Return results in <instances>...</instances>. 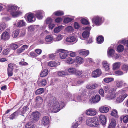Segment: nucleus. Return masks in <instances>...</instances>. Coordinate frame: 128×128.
<instances>
[{
  "label": "nucleus",
  "instance_id": "obj_13",
  "mask_svg": "<svg viewBox=\"0 0 128 128\" xmlns=\"http://www.w3.org/2000/svg\"><path fill=\"white\" fill-rule=\"evenodd\" d=\"M100 121L103 126L104 125L106 122V120L105 116L102 115L99 117Z\"/></svg>",
  "mask_w": 128,
  "mask_h": 128
},
{
  "label": "nucleus",
  "instance_id": "obj_32",
  "mask_svg": "<svg viewBox=\"0 0 128 128\" xmlns=\"http://www.w3.org/2000/svg\"><path fill=\"white\" fill-rule=\"evenodd\" d=\"M6 27V24L4 22L0 24V32L2 31Z\"/></svg>",
  "mask_w": 128,
  "mask_h": 128
},
{
  "label": "nucleus",
  "instance_id": "obj_54",
  "mask_svg": "<svg viewBox=\"0 0 128 128\" xmlns=\"http://www.w3.org/2000/svg\"><path fill=\"white\" fill-rule=\"evenodd\" d=\"M11 47L12 49L16 50L18 48V46L16 44H13L11 45Z\"/></svg>",
  "mask_w": 128,
  "mask_h": 128
},
{
  "label": "nucleus",
  "instance_id": "obj_60",
  "mask_svg": "<svg viewBox=\"0 0 128 128\" xmlns=\"http://www.w3.org/2000/svg\"><path fill=\"white\" fill-rule=\"evenodd\" d=\"M19 32H12V36L14 38H16L18 36Z\"/></svg>",
  "mask_w": 128,
  "mask_h": 128
},
{
  "label": "nucleus",
  "instance_id": "obj_37",
  "mask_svg": "<svg viewBox=\"0 0 128 128\" xmlns=\"http://www.w3.org/2000/svg\"><path fill=\"white\" fill-rule=\"evenodd\" d=\"M25 127L26 128H34L35 126L34 125L28 122L26 124Z\"/></svg>",
  "mask_w": 128,
  "mask_h": 128
},
{
  "label": "nucleus",
  "instance_id": "obj_8",
  "mask_svg": "<svg viewBox=\"0 0 128 128\" xmlns=\"http://www.w3.org/2000/svg\"><path fill=\"white\" fill-rule=\"evenodd\" d=\"M102 74V72L101 70L98 69L92 72V77L96 78L100 76Z\"/></svg>",
  "mask_w": 128,
  "mask_h": 128
},
{
  "label": "nucleus",
  "instance_id": "obj_49",
  "mask_svg": "<svg viewBox=\"0 0 128 128\" xmlns=\"http://www.w3.org/2000/svg\"><path fill=\"white\" fill-rule=\"evenodd\" d=\"M122 69L124 71H125L126 72L128 70V65H124L122 67Z\"/></svg>",
  "mask_w": 128,
  "mask_h": 128
},
{
  "label": "nucleus",
  "instance_id": "obj_24",
  "mask_svg": "<svg viewBox=\"0 0 128 128\" xmlns=\"http://www.w3.org/2000/svg\"><path fill=\"white\" fill-rule=\"evenodd\" d=\"M18 114L19 112L18 111H16L15 112L10 116V119L11 120L15 119L17 117Z\"/></svg>",
  "mask_w": 128,
  "mask_h": 128
},
{
  "label": "nucleus",
  "instance_id": "obj_46",
  "mask_svg": "<svg viewBox=\"0 0 128 128\" xmlns=\"http://www.w3.org/2000/svg\"><path fill=\"white\" fill-rule=\"evenodd\" d=\"M28 31L29 32H32L34 31L35 28L33 26H30L28 28Z\"/></svg>",
  "mask_w": 128,
  "mask_h": 128
},
{
  "label": "nucleus",
  "instance_id": "obj_21",
  "mask_svg": "<svg viewBox=\"0 0 128 128\" xmlns=\"http://www.w3.org/2000/svg\"><path fill=\"white\" fill-rule=\"evenodd\" d=\"M92 120H94L93 122H92V127L95 126L96 127L98 126L99 124L98 121V119L96 118H92Z\"/></svg>",
  "mask_w": 128,
  "mask_h": 128
},
{
  "label": "nucleus",
  "instance_id": "obj_19",
  "mask_svg": "<svg viewBox=\"0 0 128 128\" xmlns=\"http://www.w3.org/2000/svg\"><path fill=\"white\" fill-rule=\"evenodd\" d=\"M116 121L115 119L111 120V122L109 125L108 128H115L116 126Z\"/></svg>",
  "mask_w": 128,
  "mask_h": 128
},
{
  "label": "nucleus",
  "instance_id": "obj_41",
  "mask_svg": "<svg viewBox=\"0 0 128 128\" xmlns=\"http://www.w3.org/2000/svg\"><path fill=\"white\" fill-rule=\"evenodd\" d=\"M63 28V26H60L55 28L54 30V32H60L62 30Z\"/></svg>",
  "mask_w": 128,
  "mask_h": 128
},
{
  "label": "nucleus",
  "instance_id": "obj_29",
  "mask_svg": "<svg viewBox=\"0 0 128 128\" xmlns=\"http://www.w3.org/2000/svg\"><path fill=\"white\" fill-rule=\"evenodd\" d=\"M48 66L52 67H56L57 66V63L54 61L50 62L48 64Z\"/></svg>",
  "mask_w": 128,
  "mask_h": 128
},
{
  "label": "nucleus",
  "instance_id": "obj_16",
  "mask_svg": "<svg viewBox=\"0 0 128 128\" xmlns=\"http://www.w3.org/2000/svg\"><path fill=\"white\" fill-rule=\"evenodd\" d=\"M99 110L101 112L103 113H106L108 112L109 110V108L108 107L104 106L100 107Z\"/></svg>",
  "mask_w": 128,
  "mask_h": 128
},
{
  "label": "nucleus",
  "instance_id": "obj_5",
  "mask_svg": "<svg viewBox=\"0 0 128 128\" xmlns=\"http://www.w3.org/2000/svg\"><path fill=\"white\" fill-rule=\"evenodd\" d=\"M50 123L49 117L47 116H44L42 118L41 121L42 124L44 126H47Z\"/></svg>",
  "mask_w": 128,
  "mask_h": 128
},
{
  "label": "nucleus",
  "instance_id": "obj_63",
  "mask_svg": "<svg viewBox=\"0 0 128 128\" xmlns=\"http://www.w3.org/2000/svg\"><path fill=\"white\" fill-rule=\"evenodd\" d=\"M41 86H42L46 85L47 84L46 81L45 80H43L42 81L40 82Z\"/></svg>",
  "mask_w": 128,
  "mask_h": 128
},
{
  "label": "nucleus",
  "instance_id": "obj_2",
  "mask_svg": "<svg viewBox=\"0 0 128 128\" xmlns=\"http://www.w3.org/2000/svg\"><path fill=\"white\" fill-rule=\"evenodd\" d=\"M104 18L102 17L97 16L94 17L92 19V22L97 26L101 25L104 22Z\"/></svg>",
  "mask_w": 128,
  "mask_h": 128
},
{
  "label": "nucleus",
  "instance_id": "obj_55",
  "mask_svg": "<svg viewBox=\"0 0 128 128\" xmlns=\"http://www.w3.org/2000/svg\"><path fill=\"white\" fill-rule=\"evenodd\" d=\"M66 98L69 100L72 99V94L70 93L66 94Z\"/></svg>",
  "mask_w": 128,
  "mask_h": 128
},
{
  "label": "nucleus",
  "instance_id": "obj_36",
  "mask_svg": "<svg viewBox=\"0 0 128 128\" xmlns=\"http://www.w3.org/2000/svg\"><path fill=\"white\" fill-rule=\"evenodd\" d=\"M117 50L118 52H120L123 51L124 50V47L122 45H119L117 48Z\"/></svg>",
  "mask_w": 128,
  "mask_h": 128
},
{
  "label": "nucleus",
  "instance_id": "obj_1",
  "mask_svg": "<svg viewBox=\"0 0 128 128\" xmlns=\"http://www.w3.org/2000/svg\"><path fill=\"white\" fill-rule=\"evenodd\" d=\"M49 109L50 112L53 113H55L58 112L60 109H62L64 106V103H60L56 102V98L52 97L50 99L48 102Z\"/></svg>",
  "mask_w": 128,
  "mask_h": 128
},
{
  "label": "nucleus",
  "instance_id": "obj_17",
  "mask_svg": "<svg viewBox=\"0 0 128 128\" xmlns=\"http://www.w3.org/2000/svg\"><path fill=\"white\" fill-rule=\"evenodd\" d=\"M76 40V38L74 36H69L67 37L66 40V42L72 43L74 42Z\"/></svg>",
  "mask_w": 128,
  "mask_h": 128
},
{
  "label": "nucleus",
  "instance_id": "obj_23",
  "mask_svg": "<svg viewBox=\"0 0 128 128\" xmlns=\"http://www.w3.org/2000/svg\"><path fill=\"white\" fill-rule=\"evenodd\" d=\"M48 73V71L47 69H45L42 71L40 76L41 77H44L47 76Z\"/></svg>",
  "mask_w": 128,
  "mask_h": 128
},
{
  "label": "nucleus",
  "instance_id": "obj_12",
  "mask_svg": "<svg viewBox=\"0 0 128 128\" xmlns=\"http://www.w3.org/2000/svg\"><path fill=\"white\" fill-rule=\"evenodd\" d=\"M96 114V111L93 110L92 109H90L87 110L86 112V114L88 116H94Z\"/></svg>",
  "mask_w": 128,
  "mask_h": 128
},
{
  "label": "nucleus",
  "instance_id": "obj_38",
  "mask_svg": "<svg viewBox=\"0 0 128 128\" xmlns=\"http://www.w3.org/2000/svg\"><path fill=\"white\" fill-rule=\"evenodd\" d=\"M90 32H83L82 35L83 38H87L90 36Z\"/></svg>",
  "mask_w": 128,
  "mask_h": 128
},
{
  "label": "nucleus",
  "instance_id": "obj_42",
  "mask_svg": "<svg viewBox=\"0 0 128 128\" xmlns=\"http://www.w3.org/2000/svg\"><path fill=\"white\" fill-rule=\"evenodd\" d=\"M74 30L73 28L71 26H68L66 28V31L68 32L73 31Z\"/></svg>",
  "mask_w": 128,
  "mask_h": 128
},
{
  "label": "nucleus",
  "instance_id": "obj_11",
  "mask_svg": "<svg viewBox=\"0 0 128 128\" xmlns=\"http://www.w3.org/2000/svg\"><path fill=\"white\" fill-rule=\"evenodd\" d=\"M100 99V96L99 95H96V96L92 98L90 100L91 102L93 103H95L98 102Z\"/></svg>",
  "mask_w": 128,
  "mask_h": 128
},
{
  "label": "nucleus",
  "instance_id": "obj_3",
  "mask_svg": "<svg viewBox=\"0 0 128 128\" xmlns=\"http://www.w3.org/2000/svg\"><path fill=\"white\" fill-rule=\"evenodd\" d=\"M9 10H10L11 14L14 17H18L20 14V13L16 11L18 8L16 6L10 5L8 7Z\"/></svg>",
  "mask_w": 128,
  "mask_h": 128
},
{
  "label": "nucleus",
  "instance_id": "obj_57",
  "mask_svg": "<svg viewBox=\"0 0 128 128\" xmlns=\"http://www.w3.org/2000/svg\"><path fill=\"white\" fill-rule=\"evenodd\" d=\"M123 84V82L122 81H118L116 82V86L118 88L121 87Z\"/></svg>",
  "mask_w": 128,
  "mask_h": 128
},
{
  "label": "nucleus",
  "instance_id": "obj_27",
  "mask_svg": "<svg viewBox=\"0 0 128 128\" xmlns=\"http://www.w3.org/2000/svg\"><path fill=\"white\" fill-rule=\"evenodd\" d=\"M94 120H92V118H89L87 119L86 121V124L89 126L92 127V122Z\"/></svg>",
  "mask_w": 128,
  "mask_h": 128
},
{
  "label": "nucleus",
  "instance_id": "obj_14",
  "mask_svg": "<svg viewBox=\"0 0 128 128\" xmlns=\"http://www.w3.org/2000/svg\"><path fill=\"white\" fill-rule=\"evenodd\" d=\"M78 52L80 55L84 56H88L89 54V52L88 50L84 49L81 50H79Z\"/></svg>",
  "mask_w": 128,
  "mask_h": 128
},
{
  "label": "nucleus",
  "instance_id": "obj_26",
  "mask_svg": "<svg viewBox=\"0 0 128 128\" xmlns=\"http://www.w3.org/2000/svg\"><path fill=\"white\" fill-rule=\"evenodd\" d=\"M76 62L78 64H82L84 62L83 59L79 56H77L76 58Z\"/></svg>",
  "mask_w": 128,
  "mask_h": 128
},
{
  "label": "nucleus",
  "instance_id": "obj_33",
  "mask_svg": "<svg viewBox=\"0 0 128 128\" xmlns=\"http://www.w3.org/2000/svg\"><path fill=\"white\" fill-rule=\"evenodd\" d=\"M111 115L112 116L116 118H118V111L116 110H114L112 112Z\"/></svg>",
  "mask_w": 128,
  "mask_h": 128
},
{
  "label": "nucleus",
  "instance_id": "obj_43",
  "mask_svg": "<svg viewBox=\"0 0 128 128\" xmlns=\"http://www.w3.org/2000/svg\"><path fill=\"white\" fill-rule=\"evenodd\" d=\"M73 20L71 18L68 17H64V23L67 24L72 20Z\"/></svg>",
  "mask_w": 128,
  "mask_h": 128
},
{
  "label": "nucleus",
  "instance_id": "obj_25",
  "mask_svg": "<svg viewBox=\"0 0 128 128\" xmlns=\"http://www.w3.org/2000/svg\"><path fill=\"white\" fill-rule=\"evenodd\" d=\"M53 40L52 36L50 35H48L46 37V41L47 42L50 43Z\"/></svg>",
  "mask_w": 128,
  "mask_h": 128
},
{
  "label": "nucleus",
  "instance_id": "obj_31",
  "mask_svg": "<svg viewBox=\"0 0 128 128\" xmlns=\"http://www.w3.org/2000/svg\"><path fill=\"white\" fill-rule=\"evenodd\" d=\"M82 118L80 119L75 124H74L72 125V128H77L79 124V122H81L82 121Z\"/></svg>",
  "mask_w": 128,
  "mask_h": 128
},
{
  "label": "nucleus",
  "instance_id": "obj_28",
  "mask_svg": "<svg viewBox=\"0 0 128 128\" xmlns=\"http://www.w3.org/2000/svg\"><path fill=\"white\" fill-rule=\"evenodd\" d=\"M115 52L114 50L113 49H110L108 52V56L111 57L114 55Z\"/></svg>",
  "mask_w": 128,
  "mask_h": 128
},
{
  "label": "nucleus",
  "instance_id": "obj_20",
  "mask_svg": "<svg viewBox=\"0 0 128 128\" xmlns=\"http://www.w3.org/2000/svg\"><path fill=\"white\" fill-rule=\"evenodd\" d=\"M97 84H89L87 85L86 88L88 89L93 90L96 88L98 87Z\"/></svg>",
  "mask_w": 128,
  "mask_h": 128
},
{
  "label": "nucleus",
  "instance_id": "obj_30",
  "mask_svg": "<svg viewBox=\"0 0 128 128\" xmlns=\"http://www.w3.org/2000/svg\"><path fill=\"white\" fill-rule=\"evenodd\" d=\"M66 62L68 64H71L74 62V60L70 58H67Z\"/></svg>",
  "mask_w": 128,
  "mask_h": 128
},
{
  "label": "nucleus",
  "instance_id": "obj_4",
  "mask_svg": "<svg viewBox=\"0 0 128 128\" xmlns=\"http://www.w3.org/2000/svg\"><path fill=\"white\" fill-rule=\"evenodd\" d=\"M40 114L38 112L32 113L31 114L30 120L33 123H35L39 119Z\"/></svg>",
  "mask_w": 128,
  "mask_h": 128
},
{
  "label": "nucleus",
  "instance_id": "obj_64",
  "mask_svg": "<svg viewBox=\"0 0 128 128\" xmlns=\"http://www.w3.org/2000/svg\"><path fill=\"white\" fill-rule=\"evenodd\" d=\"M99 92L100 94L102 97H104V91L103 89H100L99 91Z\"/></svg>",
  "mask_w": 128,
  "mask_h": 128
},
{
  "label": "nucleus",
  "instance_id": "obj_44",
  "mask_svg": "<svg viewBox=\"0 0 128 128\" xmlns=\"http://www.w3.org/2000/svg\"><path fill=\"white\" fill-rule=\"evenodd\" d=\"M14 64L10 63L8 65V67L7 70H14Z\"/></svg>",
  "mask_w": 128,
  "mask_h": 128
},
{
  "label": "nucleus",
  "instance_id": "obj_62",
  "mask_svg": "<svg viewBox=\"0 0 128 128\" xmlns=\"http://www.w3.org/2000/svg\"><path fill=\"white\" fill-rule=\"evenodd\" d=\"M115 74L118 75H122L124 74V73L122 72L120 70L116 71L115 72Z\"/></svg>",
  "mask_w": 128,
  "mask_h": 128
},
{
  "label": "nucleus",
  "instance_id": "obj_7",
  "mask_svg": "<svg viewBox=\"0 0 128 128\" xmlns=\"http://www.w3.org/2000/svg\"><path fill=\"white\" fill-rule=\"evenodd\" d=\"M36 17L39 20H41L43 18V15L44 14V12L42 10H38L35 12Z\"/></svg>",
  "mask_w": 128,
  "mask_h": 128
},
{
  "label": "nucleus",
  "instance_id": "obj_58",
  "mask_svg": "<svg viewBox=\"0 0 128 128\" xmlns=\"http://www.w3.org/2000/svg\"><path fill=\"white\" fill-rule=\"evenodd\" d=\"M56 54H49L48 55V56L49 58L51 59H54L56 56Z\"/></svg>",
  "mask_w": 128,
  "mask_h": 128
},
{
  "label": "nucleus",
  "instance_id": "obj_52",
  "mask_svg": "<svg viewBox=\"0 0 128 128\" xmlns=\"http://www.w3.org/2000/svg\"><path fill=\"white\" fill-rule=\"evenodd\" d=\"M10 51V50L9 49L5 50L3 51V54L5 56L6 55L9 54Z\"/></svg>",
  "mask_w": 128,
  "mask_h": 128
},
{
  "label": "nucleus",
  "instance_id": "obj_6",
  "mask_svg": "<svg viewBox=\"0 0 128 128\" xmlns=\"http://www.w3.org/2000/svg\"><path fill=\"white\" fill-rule=\"evenodd\" d=\"M27 20L30 22H34L36 20V18L34 16V14L31 13H30L26 15Z\"/></svg>",
  "mask_w": 128,
  "mask_h": 128
},
{
  "label": "nucleus",
  "instance_id": "obj_56",
  "mask_svg": "<svg viewBox=\"0 0 128 128\" xmlns=\"http://www.w3.org/2000/svg\"><path fill=\"white\" fill-rule=\"evenodd\" d=\"M62 38V36L59 35L58 36H57L56 37V39L55 40V41H58L61 40Z\"/></svg>",
  "mask_w": 128,
  "mask_h": 128
},
{
  "label": "nucleus",
  "instance_id": "obj_39",
  "mask_svg": "<svg viewBox=\"0 0 128 128\" xmlns=\"http://www.w3.org/2000/svg\"><path fill=\"white\" fill-rule=\"evenodd\" d=\"M75 68H69L68 70V71L70 74H74L76 71Z\"/></svg>",
  "mask_w": 128,
  "mask_h": 128
},
{
  "label": "nucleus",
  "instance_id": "obj_15",
  "mask_svg": "<svg viewBox=\"0 0 128 128\" xmlns=\"http://www.w3.org/2000/svg\"><path fill=\"white\" fill-rule=\"evenodd\" d=\"M97 42L99 44H101L104 41V36L102 35H100L96 39Z\"/></svg>",
  "mask_w": 128,
  "mask_h": 128
},
{
  "label": "nucleus",
  "instance_id": "obj_35",
  "mask_svg": "<svg viewBox=\"0 0 128 128\" xmlns=\"http://www.w3.org/2000/svg\"><path fill=\"white\" fill-rule=\"evenodd\" d=\"M36 102L39 104H42L43 102V100L41 97L40 96L36 98Z\"/></svg>",
  "mask_w": 128,
  "mask_h": 128
},
{
  "label": "nucleus",
  "instance_id": "obj_18",
  "mask_svg": "<svg viewBox=\"0 0 128 128\" xmlns=\"http://www.w3.org/2000/svg\"><path fill=\"white\" fill-rule=\"evenodd\" d=\"M26 24L24 21L22 20H18L17 24L18 27H22L26 26Z\"/></svg>",
  "mask_w": 128,
  "mask_h": 128
},
{
  "label": "nucleus",
  "instance_id": "obj_9",
  "mask_svg": "<svg viewBox=\"0 0 128 128\" xmlns=\"http://www.w3.org/2000/svg\"><path fill=\"white\" fill-rule=\"evenodd\" d=\"M10 36L9 32H3L1 36V39L4 40H8Z\"/></svg>",
  "mask_w": 128,
  "mask_h": 128
},
{
  "label": "nucleus",
  "instance_id": "obj_48",
  "mask_svg": "<svg viewBox=\"0 0 128 128\" xmlns=\"http://www.w3.org/2000/svg\"><path fill=\"white\" fill-rule=\"evenodd\" d=\"M81 22L83 24L86 25L88 24L89 23L88 21L84 18L82 19L81 20Z\"/></svg>",
  "mask_w": 128,
  "mask_h": 128
},
{
  "label": "nucleus",
  "instance_id": "obj_22",
  "mask_svg": "<svg viewBox=\"0 0 128 128\" xmlns=\"http://www.w3.org/2000/svg\"><path fill=\"white\" fill-rule=\"evenodd\" d=\"M126 97V96H125V97H124V96H119L117 98L116 102L118 103L122 102L124 100Z\"/></svg>",
  "mask_w": 128,
  "mask_h": 128
},
{
  "label": "nucleus",
  "instance_id": "obj_53",
  "mask_svg": "<svg viewBox=\"0 0 128 128\" xmlns=\"http://www.w3.org/2000/svg\"><path fill=\"white\" fill-rule=\"evenodd\" d=\"M74 27L76 29H78L80 28V27L79 24L77 22H75L74 24Z\"/></svg>",
  "mask_w": 128,
  "mask_h": 128
},
{
  "label": "nucleus",
  "instance_id": "obj_10",
  "mask_svg": "<svg viewBox=\"0 0 128 128\" xmlns=\"http://www.w3.org/2000/svg\"><path fill=\"white\" fill-rule=\"evenodd\" d=\"M60 52H61V53L59 54V56L60 59L63 60L64 59V50L60 49L57 50L55 53V54H56Z\"/></svg>",
  "mask_w": 128,
  "mask_h": 128
},
{
  "label": "nucleus",
  "instance_id": "obj_61",
  "mask_svg": "<svg viewBox=\"0 0 128 128\" xmlns=\"http://www.w3.org/2000/svg\"><path fill=\"white\" fill-rule=\"evenodd\" d=\"M7 71L8 75L9 77H11L12 76L13 74V70H7Z\"/></svg>",
  "mask_w": 128,
  "mask_h": 128
},
{
  "label": "nucleus",
  "instance_id": "obj_59",
  "mask_svg": "<svg viewBox=\"0 0 128 128\" xmlns=\"http://www.w3.org/2000/svg\"><path fill=\"white\" fill-rule=\"evenodd\" d=\"M108 97L109 99L112 100L115 98L116 96V94H111Z\"/></svg>",
  "mask_w": 128,
  "mask_h": 128
},
{
  "label": "nucleus",
  "instance_id": "obj_51",
  "mask_svg": "<svg viewBox=\"0 0 128 128\" xmlns=\"http://www.w3.org/2000/svg\"><path fill=\"white\" fill-rule=\"evenodd\" d=\"M123 120L124 122L127 123L128 122V115L124 116L123 118Z\"/></svg>",
  "mask_w": 128,
  "mask_h": 128
},
{
  "label": "nucleus",
  "instance_id": "obj_40",
  "mask_svg": "<svg viewBox=\"0 0 128 128\" xmlns=\"http://www.w3.org/2000/svg\"><path fill=\"white\" fill-rule=\"evenodd\" d=\"M120 67V65L118 63H116L113 65V70H116L118 69Z\"/></svg>",
  "mask_w": 128,
  "mask_h": 128
},
{
  "label": "nucleus",
  "instance_id": "obj_47",
  "mask_svg": "<svg viewBox=\"0 0 128 128\" xmlns=\"http://www.w3.org/2000/svg\"><path fill=\"white\" fill-rule=\"evenodd\" d=\"M82 73V70H78L76 69L75 72L74 74L76 76H80Z\"/></svg>",
  "mask_w": 128,
  "mask_h": 128
},
{
  "label": "nucleus",
  "instance_id": "obj_50",
  "mask_svg": "<svg viewBox=\"0 0 128 128\" xmlns=\"http://www.w3.org/2000/svg\"><path fill=\"white\" fill-rule=\"evenodd\" d=\"M52 20L51 18H48L46 20V23L47 24H52Z\"/></svg>",
  "mask_w": 128,
  "mask_h": 128
},
{
  "label": "nucleus",
  "instance_id": "obj_45",
  "mask_svg": "<svg viewBox=\"0 0 128 128\" xmlns=\"http://www.w3.org/2000/svg\"><path fill=\"white\" fill-rule=\"evenodd\" d=\"M54 14L57 16H60L63 15V12L61 11H58L55 12Z\"/></svg>",
  "mask_w": 128,
  "mask_h": 128
},
{
  "label": "nucleus",
  "instance_id": "obj_34",
  "mask_svg": "<svg viewBox=\"0 0 128 128\" xmlns=\"http://www.w3.org/2000/svg\"><path fill=\"white\" fill-rule=\"evenodd\" d=\"M44 92V89L43 88H40L38 89L36 92V95H38L42 94Z\"/></svg>",
  "mask_w": 128,
  "mask_h": 128
}]
</instances>
